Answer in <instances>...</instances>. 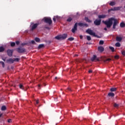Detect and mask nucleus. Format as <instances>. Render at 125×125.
Here are the masks:
<instances>
[{
	"label": "nucleus",
	"instance_id": "obj_1",
	"mask_svg": "<svg viewBox=\"0 0 125 125\" xmlns=\"http://www.w3.org/2000/svg\"><path fill=\"white\" fill-rule=\"evenodd\" d=\"M114 20V18H110L108 19V21H103V22L106 25L107 28L110 29L111 28L112 25H113V20Z\"/></svg>",
	"mask_w": 125,
	"mask_h": 125
},
{
	"label": "nucleus",
	"instance_id": "obj_2",
	"mask_svg": "<svg viewBox=\"0 0 125 125\" xmlns=\"http://www.w3.org/2000/svg\"><path fill=\"white\" fill-rule=\"evenodd\" d=\"M86 33H87V34H89V35H90L91 36H93V37L98 38V39H100V36L96 35L95 33L93 32V31L91 30V29H88L87 30H86Z\"/></svg>",
	"mask_w": 125,
	"mask_h": 125
},
{
	"label": "nucleus",
	"instance_id": "obj_3",
	"mask_svg": "<svg viewBox=\"0 0 125 125\" xmlns=\"http://www.w3.org/2000/svg\"><path fill=\"white\" fill-rule=\"evenodd\" d=\"M42 20H43V21H44V22L45 23H46L47 24H48L49 25H51L52 24V20H51V18H50L44 17L42 19Z\"/></svg>",
	"mask_w": 125,
	"mask_h": 125
},
{
	"label": "nucleus",
	"instance_id": "obj_4",
	"mask_svg": "<svg viewBox=\"0 0 125 125\" xmlns=\"http://www.w3.org/2000/svg\"><path fill=\"white\" fill-rule=\"evenodd\" d=\"M67 35L66 34H64L62 35H58L55 37V39L56 40H65L67 39Z\"/></svg>",
	"mask_w": 125,
	"mask_h": 125
},
{
	"label": "nucleus",
	"instance_id": "obj_5",
	"mask_svg": "<svg viewBox=\"0 0 125 125\" xmlns=\"http://www.w3.org/2000/svg\"><path fill=\"white\" fill-rule=\"evenodd\" d=\"M17 51L19 53H24L26 52V49L21 46H20L18 48H17Z\"/></svg>",
	"mask_w": 125,
	"mask_h": 125
},
{
	"label": "nucleus",
	"instance_id": "obj_6",
	"mask_svg": "<svg viewBox=\"0 0 125 125\" xmlns=\"http://www.w3.org/2000/svg\"><path fill=\"white\" fill-rule=\"evenodd\" d=\"M122 8V7H114V8H111L108 10V12H111V11H117L120 10Z\"/></svg>",
	"mask_w": 125,
	"mask_h": 125
},
{
	"label": "nucleus",
	"instance_id": "obj_7",
	"mask_svg": "<svg viewBox=\"0 0 125 125\" xmlns=\"http://www.w3.org/2000/svg\"><path fill=\"white\" fill-rule=\"evenodd\" d=\"M91 61H92V62H93V61H95V62H99L100 61V59H99V58H97V56L95 55H94L93 56V57H92L91 58Z\"/></svg>",
	"mask_w": 125,
	"mask_h": 125
},
{
	"label": "nucleus",
	"instance_id": "obj_8",
	"mask_svg": "<svg viewBox=\"0 0 125 125\" xmlns=\"http://www.w3.org/2000/svg\"><path fill=\"white\" fill-rule=\"evenodd\" d=\"M113 21H114L113 25V29H116V27L117 26V25L119 24V21H118V20L117 19L113 18Z\"/></svg>",
	"mask_w": 125,
	"mask_h": 125
},
{
	"label": "nucleus",
	"instance_id": "obj_9",
	"mask_svg": "<svg viewBox=\"0 0 125 125\" xmlns=\"http://www.w3.org/2000/svg\"><path fill=\"white\" fill-rule=\"evenodd\" d=\"M14 61H16V58L14 59V60L10 58L6 60V63H8V64H12V63H14Z\"/></svg>",
	"mask_w": 125,
	"mask_h": 125
},
{
	"label": "nucleus",
	"instance_id": "obj_10",
	"mask_svg": "<svg viewBox=\"0 0 125 125\" xmlns=\"http://www.w3.org/2000/svg\"><path fill=\"white\" fill-rule=\"evenodd\" d=\"M94 23L96 26H99L101 24V20H95V21H94Z\"/></svg>",
	"mask_w": 125,
	"mask_h": 125
},
{
	"label": "nucleus",
	"instance_id": "obj_11",
	"mask_svg": "<svg viewBox=\"0 0 125 125\" xmlns=\"http://www.w3.org/2000/svg\"><path fill=\"white\" fill-rule=\"evenodd\" d=\"M77 27H78V23H76L74 24L73 28H72V30H71L72 32L73 33H75L77 31Z\"/></svg>",
	"mask_w": 125,
	"mask_h": 125
},
{
	"label": "nucleus",
	"instance_id": "obj_12",
	"mask_svg": "<svg viewBox=\"0 0 125 125\" xmlns=\"http://www.w3.org/2000/svg\"><path fill=\"white\" fill-rule=\"evenodd\" d=\"M13 52V50H10V49H8L7 50V55H8V56H9L10 57H11V56H12V53Z\"/></svg>",
	"mask_w": 125,
	"mask_h": 125
},
{
	"label": "nucleus",
	"instance_id": "obj_13",
	"mask_svg": "<svg viewBox=\"0 0 125 125\" xmlns=\"http://www.w3.org/2000/svg\"><path fill=\"white\" fill-rule=\"evenodd\" d=\"M78 26H80V27H88V24L83 22H79L78 23Z\"/></svg>",
	"mask_w": 125,
	"mask_h": 125
},
{
	"label": "nucleus",
	"instance_id": "obj_14",
	"mask_svg": "<svg viewBox=\"0 0 125 125\" xmlns=\"http://www.w3.org/2000/svg\"><path fill=\"white\" fill-rule=\"evenodd\" d=\"M38 25L39 24L38 23H35L33 25H31V30L34 31V30H35V29L37 28V27H38Z\"/></svg>",
	"mask_w": 125,
	"mask_h": 125
},
{
	"label": "nucleus",
	"instance_id": "obj_15",
	"mask_svg": "<svg viewBox=\"0 0 125 125\" xmlns=\"http://www.w3.org/2000/svg\"><path fill=\"white\" fill-rule=\"evenodd\" d=\"M98 50L100 52H103L104 51V47L103 46H100L98 47Z\"/></svg>",
	"mask_w": 125,
	"mask_h": 125
},
{
	"label": "nucleus",
	"instance_id": "obj_16",
	"mask_svg": "<svg viewBox=\"0 0 125 125\" xmlns=\"http://www.w3.org/2000/svg\"><path fill=\"white\" fill-rule=\"evenodd\" d=\"M106 15H100L98 16V18L99 19H103L104 18H106Z\"/></svg>",
	"mask_w": 125,
	"mask_h": 125
},
{
	"label": "nucleus",
	"instance_id": "obj_17",
	"mask_svg": "<svg viewBox=\"0 0 125 125\" xmlns=\"http://www.w3.org/2000/svg\"><path fill=\"white\" fill-rule=\"evenodd\" d=\"M123 38L122 37H120L119 36L116 37V41L117 42H122Z\"/></svg>",
	"mask_w": 125,
	"mask_h": 125
},
{
	"label": "nucleus",
	"instance_id": "obj_18",
	"mask_svg": "<svg viewBox=\"0 0 125 125\" xmlns=\"http://www.w3.org/2000/svg\"><path fill=\"white\" fill-rule=\"evenodd\" d=\"M108 96L110 97H114L115 96V94L114 93L110 92L108 94Z\"/></svg>",
	"mask_w": 125,
	"mask_h": 125
},
{
	"label": "nucleus",
	"instance_id": "obj_19",
	"mask_svg": "<svg viewBox=\"0 0 125 125\" xmlns=\"http://www.w3.org/2000/svg\"><path fill=\"white\" fill-rule=\"evenodd\" d=\"M84 20L86 21V22H88V23H91V21L88 19L87 17H85Z\"/></svg>",
	"mask_w": 125,
	"mask_h": 125
},
{
	"label": "nucleus",
	"instance_id": "obj_20",
	"mask_svg": "<svg viewBox=\"0 0 125 125\" xmlns=\"http://www.w3.org/2000/svg\"><path fill=\"white\" fill-rule=\"evenodd\" d=\"M4 50H5V49L4 47H3V46H0V52H3Z\"/></svg>",
	"mask_w": 125,
	"mask_h": 125
},
{
	"label": "nucleus",
	"instance_id": "obj_21",
	"mask_svg": "<svg viewBox=\"0 0 125 125\" xmlns=\"http://www.w3.org/2000/svg\"><path fill=\"white\" fill-rule=\"evenodd\" d=\"M120 27L121 28H125V23L124 22H122L120 23Z\"/></svg>",
	"mask_w": 125,
	"mask_h": 125
},
{
	"label": "nucleus",
	"instance_id": "obj_22",
	"mask_svg": "<svg viewBox=\"0 0 125 125\" xmlns=\"http://www.w3.org/2000/svg\"><path fill=\"white\" fill-rule=\"evenodd\" d=\"M1 110V111H5V110H6V106H5V105L2 106Z\"/></svg>",
	"mask_w": 125,
	"mask_h": 125
},
{
	"label": "nucleus",
	"instance_id": "obj_23",
	"mask_svg": "<svg viewBox=\"0 0 125 125\" xmlns=\"http://www.w3.org/2000/svg\"><path fill=\"white\" fill-rule=\"evenodd\" d=\"M44 46V44H41L38 46L39 49H41V48H42Z\"/></svg>",
	"mask_w": 125,
	"mask_h": 125
},
{
	"label": "nucleus",
	"instance_id": "obj_24",
	"mask_svg": "<svg viewBox=\"0 0 125 125\" xmlns=\"http://www.w3.org/2000/svg\"><path fill=\"white\" fill-rule=\"evenodd\" d=\"M34 40L36 42H41V39L39 38H35Z\"/></svg>",
	"mask_w": 125,
	"mask_h": 125
},
{
	"label": "nucleus",
	"instance_id": "obj_25",
	"mask_svg": "<svg viewBox=\"0 0 125 125\" xmlns=\"http://www.w3.org/2000/svg\"><path fill=\"white\" fill-rule=\"evenodd\" d=\"M19 87H20V88L21 89H24V87H23V84H20L19 85Z\"/></svg>",
	"mask_w": 125,
	"mask_h": 125
},
{
	"label": "nucleus",
	"instance_id": "obj_26",
	"mask_svg": "<svg viewBox=\"0 0 125 125\" xmlns=\"http://www.w3.org/2000/svg\"><path fill=\"white\" fill-rule=\"evenodd\" d=\"M116 90H117V88H110V91H111V92H113L114 91H116Z\"/></svg>",
	"mask_w": 125,
	"mask_h": 125
},
{
	"label": "nucleus",
	"instance_id": "obj_27",
	"mask_svg": "<svg viewBox=\"0 0 125 125\" xmlns=\"http://www.w3.org/2000/svg\"><path fill=\"white\" fill-rule=\"evenodd\" d=\"M115 46H116L117 47H120V46H121V43H120V42L116 43Z\"/></svg>",
	"mask_w": 125,
	"mask_h": 125
},
{
	"label": "nucleus",
	"instance_id": "obj_28",
	"mask_svg": "<svg viewBox=\"0 0 125 125\" xmlns=\"http://www.w3.org/2000/svg\"><path fill=\"white\" fill-rule=\"evenodd\" d=\"M115 4H116V3L115 2L112 1L109 3V5H110L111 6H113V5H115Z\"/></svg>",
	"mask_w": 125,
	"mask_h": 125
},
{
	"label": "nucleus",
	"instance_id": "obj_29",
	"mask_svg": "<svg viewBox=\"0 0 125 125\" xmlns=\"http://www.w3.org/2000/svg\"><path fill=\"white\" fill-rule=\"evenodd\" d=\"M109 49H110L111 50V51L112 52H114V51H115V48H114L113 47L110 46Z\"/></svg>",
	"mask_w": 125,
	"mask_h": 125
},
{
	"label": "nucleus",
	"instance_id": "obj_30",
	"mask_svg": "<svg viewBox=\"0 0 125 125\" xmlns=\"http://www.w3.org/2000/svg\"><path fill=\"white\" fill-rule=\"evenodd\" d=\"M74 40H75V38H74L73 37H70L68 39V40L70 41V42H72V41H74Z\"/></svg>",
	"mask_w": 125,
	"mask_h": 125
},
{
	"label": "nucleus",
	"instance_id": "obj_31",
	"mask_svg": "<svg viewBox=\"0 0 125 125\" xmlns=\"http://www.w3.org/2000/svg\"><path fill=\"white\" fill-rule=\"evenodd\" d=\"M10 45L12 47H13V46H15V42H11Z\"/></svg>",
	"mask_w": 125,
	"mask_h": 125
},
{
	"label": "nucleus",
	"instance_id": "obj_32",
	"mask_svg": "<svg viewBox=\"0 0 125 125\" xmlns=\"http://www.w3.org/2000/svg\"><path fill=\"white\" fill-rule=\"evenodd\" d=\"M99 44H101V45H103V44H104V41H102V40L100 41V42H99Z\"/></svg>",
	"mask_w": 125,
	"mask_h": 125
},
{
	"label": "nucleus",
	"instance_id": "obj_33",
	"mask_svg": "<svg viewBox=\"0 0 125 125\" xmlns=\"http://www.w3.org/2000/svg\"><path fill=\"white\" fill-rule=\"evenodd\" d=\"M72 20H73V19L71 17H69L67 19V22H71Z\"/></svg>",
	"mask_w": 125,
	"mask_h": 125
},
{
	"label": "nucleus",
	"instance_id": "obj_34",
	"mask_svg": "<svg viewBox=\"0 0 125 125\" xmlns=\"http://www.w3.org/2000/svg\"><path fill=\"white\" fill-rule=\"evenodd\" d=\"M87 41H91V37L89 36H87Z\"/></svg>",
	"mask_w": 125,
	"mask_h": 125
},
{
	"label": "nucleus",
	"instance_id": "obj_35",
	"mask_svg": "<svg viewBox=\"0 0 125 125\" xmlns=\"http://www.w3.org/2000/svg\"><path fill=\"white\" fill-rule=\"evenodd\" d=\"M0 63H1L3 68H4V66H5L4 62H0Z\"/></svg>",
	"mask_w": 125,
	"mask_h": 125
},
{
	"label": "nucleus",
	"instance_id": "obj_36",
	"mask_svg": "<svg viewBox=\"0 0 125 125\" xmlns=\"http://www.w3.org/2000/svg\"><path fill=\"white\" fill-rule=\"evenodd\" d=\"M122 55H124V56H125V50L122 51Z\"/></svg>",
	"mask_w": 125,
	"mask_h": 125
},
{
	"label": "nucleus",
	"instance_id": "obj_37",
	"mask_svg": "<svg viewBox=\"0 0 125 125\" xmlns=\"http://www.w3.org/2000/svg\"><path fill=\"white\" fill-rule=\"evenodd\" d=\"M27 44H28V43H22L21 44V45H22V46H24V45H27Z\"/></svg>",
	"mask_w": 125,
	"mask_h": 125
},
{
	"label": "nucleus",
	"instance_id": "obj_38",
	"mask_svg": "<svg viewBox=\"0 0 125 125\" xmlns=\"http://www.w3.org/2000/svg\"><path fill=\"white\" fill-rule=\"evenodd\" d=\"M114 107H115L116 108H117V107H119V104H114Z\"/></svg>",
	"mask_w": 125,
	"mask_h": 125
},
{
	"label": "nucleus",
	"instance_id": "obj_39",
	"mask_svg": "<svg viewBox=\"0 0 125 125\" xmlns=\"http://www.w3.org/2000/svg\"><path fill=\"white\" fill-rule=\"evenodd\" d=\"M107 61H111V59L110 58L107 59L104 61V62H107Z\"/></svg>",
	"mask_w": 125,
	"mask_h": 125
},
{
	"label": "nucleus",
	"instance_id": "obj_40",
	"mask_svg": "<svg viewBox=\"0 0 125 125\" xmlns=\"http://www.w3.org/2000/svg\"><path fill=\"white\" fill-rule=\"evenodd\" d=\"M31 42L32 44H35V43H36V42H35V41L34 40L31 41Z\"/></svg>",
	"mask_w": 125,
	"mask_h": 125
},
{
	"label": "nucleus",
	"instance_id": "obj_41",
	"mask_svg": "<svg viewBox=\"0 0 125 125\" xmlns=\"http://www.w3.org/2000/svg\"><path fill=\"white\" fill-rule=\"evenodd\" d=\"M20 61V58H16V62H19Z\"/></svg>",
	"mask_w": 125,
	"mask_h": 125
},
{
	"label": "nucleus",
	"instance_id": "obj_42",
	"mask_svg": "<svg viewBox=\"0 0 125 125\" xmlns=\"http://www.w3.org/2000/svg\"><path fill=\"white\" fill-rule=\"evenodd\" d=\"M114 58L115 59H119V56H115V57H114Z\"/></svg>",
	"mask_w": 125,
	"mask_h": 125
},
{
	"label": "nucleus",
	"instance_id": "obj_43",
	"mask_svg": "<svg viewBox=\"0 0 125 125\" xmlns=\"http://www.w3.org/2000/svg\"><path fill=\"white\" fill-rule=\"evenodd\" d=\"M20 43V42L19 41H16V44L17 45H18Z\"/></svg>",
	"mask_w": 125,
	"mask_h": 125
},
{
	"label": "nucleus",
	"instance_id": "obj_44",
	"mask_svg": "<svg viewBox=\"0 0 125 125\" xmlns=\"http://www.w3.org/2000/svg\"><path fill=\"white\" fill-rule=\"evenodd\" d=\"M53 20L54 22H56V18H53Z\"/></svg>",
	"mask_w": 125,
	"mask_h": 125
},
{
	"label": "nucleus",
	"instance_id": "obj_45",
	"mask_svg": "<svg viewBox=\"0 0 125 125\" xmlns=\"http://www.w3.org/2000/svg\"><path fill=\"white\" fill-rule=\"evenodd\" d=\"M76 17H79L80 16V14H79V13H77V15H76Z\"/></svg>",
	"mask_w": 125,
	"mask_h": 125
},
{
	"label": "nucleus",
	"instance_id": "obj_46",
	"mask_svg": "<svg viewBox=\"0 0 125 125\" xmlns=\"http://www.w3.org/2000/svg\"><path fill=\"white\" fill-rule=\"evenodd\" d=\"M80 38L81 40H83V35H80Z\"/></svg>",
	"mask_w": 125,
	"mask_h": 125
},
{
	"label": "nucleus",
	"instance_id": "obj_47",
	"mask_svg": "<svg viewBox=\"0 0 125 125\" xmlns=\"http://www.w3.org/2000/svg\"><path fill=\"white\" fill-rule=\"evenodd\" d=\"M8 123H11V119H8Z\"/></svg>",
	"mask_w": 125,
	"mask_h": 125
},
{
	"label": "nucleus",
	"instance_id": "obj_48",
	"mask_svg": "<svg viewBox=\"0 0 125 125\" xmlns=\"http://www.w3.org/2000/svg\"><path fill=\"white\" fill-rule=\"evenodd\" d=\"M92 72V70H89L88 71V73H91Z\"/></svg>",
	"mask_w": 125,
	"mask_h": 125
},
{
	"label": "nucleus",
	"instance_id": "obj_49",
	"mask_svg": "<svg viewBox=\"0 0 125 125\" xmlns=\"http://www.w3.org/2000/svg\"><path fill=\"white\" fill-rule=\"evenodd\" d=\"M67 90H68L69 91H71V88H67Z\"/></svg>",
	"mask_w": 125,
	"mask_h": 125
},
{
	"label": "nucleus",
	"instance_id": "obj_50",
	"mask_svg": "<svg viewBox=\"0 0 125 125\" xmlns=\"http://www.w3.org/2000/svg\"><path fill=\"white\" fill-rule=\"evenodd\" d=\"M36 104H39V100L36 101Z\"/></svg>",
	"mask_w": 125,
	"mask_h": 125
},
{
	"label": "nucleus",
	"instance_id": "obj_51",
	"mask_svg": "<svg viewBox=\"0 0 125 125\" xmlns=\"http://www.w3.org/2000/svg\"><path fill=\"white\" fill-rule=\"evenodd\" d=\"M45 29H47L48 30H49V27H45Z\"/></svg>",
	"mask_w": 125,
	"mask_h": 125
},
{
	"label": "nucleus",
	"instance_id": "obj_52",
	"mask_svg": "<svg viewBox=\"0 0 125 125\" xmlns=\"http://www.w3.org/2000/svg\"><path fill=\"white\" fill-rule=\"evenodd\" d=\"M104 30V31H107V28L105 27Z\"/></svg>",
	"mask_w": 125,
	"mask_h": 125
},
{
	"label": "nucleus",
	"instance_id": "obj_53",
	"mask_svg": "<svg viewBox=\"0 0 125 125\" xmlns=\"http://www.w3.org/2000/svg\"><path fill=\"white\" fill-rule=\"evenodd\" d=\"M2 116V113L0 114V118Z\"/></svg>",
	"mask_w": 125,
	"mask_h": 125
},
{
	"label": "nucleus",
	"instance_id": "obj_54",
	"mask_svg": "<svg viewBox=\"0 0 125 125\" xmlns=\"http://www.w3.org/2000/svg\"><path fill=\"white\" fill-rule=\"evenodd\" d=\"M57 79H58L57 77H56L55 78V80H57Z\"/></svg>",
	"mask_w": 125,
	"mask_h": 125
},
{
	"label": "nucleus",
	"instance_id": "obj_55",
	"mask_svg": "<svg viewBox=\"0 0 125 125\" xmlns=\"http://www.w3.org/2000/svg\"><path fill=\"white\" fill-rule=\"evenodd\" d=\"M2 60L5 61V59H2Z\"/></svg>",
	"mask_w": 125,
	"mask_h": 125
},
{
	"label": "nucleus",
	"instance_id": "obj_56",
	"mask_svg": "<svg viewBox=\"0 0 125 125\" xmlns=\"http://www.w3.org/2000/svg\"><path fill=\"white\" fill-rule=\"evenodd\" d=\"M38 86H39V87L41 86V85H38Z\"/></svg>",
	"mask_w": 125,
	"mask_h": 125
}]
</instances>
